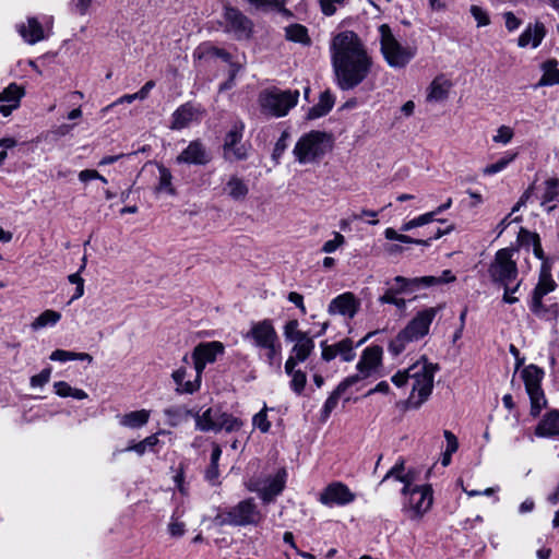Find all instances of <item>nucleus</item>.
<instances>
[{
	"label": "nucleus",
	"instance_id": "3",
	"mask_svg": "<svg viewBox=\"0 0 559 559\" xmlns=\"http://www.w3.org/2000/svg\"><path fill=\"white\" fill-rule=\"evenodd\" d=\"M193 419L195 429L202 432L213 431L217 433L224 430L229 433L240 430L243 426L240 418L223 411L221 406L209 407L201 414L197 412Z\"/></svg>",
	"mask_w": 559,
	"mask_h": 559
},
{
	"label": "nucleus",
	"instance_id": "21",
	"mask_svg": "<svg viewBox=\"0 0 559 559\" xmlns=\"http://www.w3.org/2000/svg\"><path fill=\"white\" fill-rule=\"evenodd\" d=\"M359 309V301L353 293H344L333 298L328 307L330 314H341L354 318Z\"/></svg>",
	"mask_w": 559,
	"mask_h": 559
},
{
	"label": "nucleus",
	"instance_id": "62",
	"mask_svg": "<svg viewBox=\"0 0 559 559\" xmlns=\"http://www.w3.org/2000/svg\"><path fill=\"white\" fill-rule=\"evenodd\" d=\"M51 376V368H45L39 373L33 376L31 378V385L32 386H44L46 383L49 382Z\"/></svg>",
	"mask_w": 559,
	"mask_h": 559
},
{
	"label": "nucleus",
	"instance_id": "52",
	"mask_svg": "<svg viewBox=\"0 0 559 559\" xmlns=\"http://www.w3.org/2000/svg\"><path fill=\"white\" fill-rule=\"evenodd\" d=\"M265 350V358L270 366H276L277 368L281 367V353H282V345L280 341L269 345L267 347L263 348Z\"/></svg>",
	"mask_w": 559,
	"mask_h": 559
},
{
	"label": "nucleus",
	"instance_id": "37",
	"mask_svg": "<svg viewBox=\"0 0 559 559\" xmlns=\"http://www.w3.org/2000/svg\"><path fill=\"white\" fill-rule=\"evenodd\" d=\"M225 191L235 201H242L249 193V188L243 179L231 176L226 182Z\"/></svg>",
	"mask_w": 559,
	"mask_h": 559
},
{
	"label": "nucleus",
	"instance_id": "5",
	"mask_svg": "<svg viewBox=\"0 0 559 559\" xmlns=\"http://www.w3.org/2000/svg\"><path fill=\"white\" fill-rule=\"evenodd\" d=\"M331 147V136L325 132L313 130L298 140L293 154L299 164H308L323 157Z\"/></svg>",
	"mask_w": 559,
	"mask_h": 559
},
{
	"label": "nucleus",
	"instance_id": "51",
	"mask_svg": "<svg viewBox=\"0 0 559 559\" xmlns=\"http://www.w3.org/2000/svg\"><path fill=\"white\" fill-rule=\"evenodd\" d=\"M545 192L543 194V204L555 201L559 197V179L549 178L545 181Z\"/></svg>",
	"mask_w": 559,
	"mask_h": 559
},
{
	"label": "nucleus",
	"instance_id": "48",
	"mask_svg": "<svg viewBox=\"0 0 559 559\" xmlns=\"http://www.w3.org/2000/svg\"><path fill=\"white\" fill-rule=\"evenodd\" d=\"M159 442L158 438L156 435H151L148 437H146L144 440L138 442V443H133V444H130L128 445L124 451L126 452H135L136 454L139 455H143L147 449L150 450H153V448ZM120 452H123V450H121Z\"/></svg>",
	"mask_w": 559,
	"mask_h": 559
},
{
	"label": "nucleus",
	"instance_id": "56",
	"mask_svg": "<svg viewBox=\"0 0 559 559\" xmlns=\"http://www.w3.org/2000/svg\"><path fill=\"white\" fill-rule=\"evenodd\" d=\"M322 13L325 16H332L340 7H344L346 0H319Z\"/></svg>",
	"mask_w": 559,
	"mask_h": 559
},
{
	"label": "nucleus",
	"instance_id": "12",
	"mask_svg": "<svg viewBox=\"0 0 559 559\" xmlns=\"http://www.w3.org/2000/svg\"><path fill=\"white\" fill-rule=\"evenodd\" d=\"M557 287L556 282L551 275V261L545 260L542 262L538 283L533 290L531 310L536 316H542L544 312L543 297L554 292Z\"/></svg>",
	"mask_w": 559,
	"mask_h": 559
},
{
	"label": "nucleus",
	"instance_id": "19",
	"mask_svg": "<svg viewBox=\"0 0 559 559\" xmlns=\"http://www.w3.org/2000/svg\"><path fill=\"white\" fill-rule=\"evenodd\" d=\"M418 477V472L414 468H409L405 471V461L400 457L399 461L386 472L384 477L381 479L380 484H383L390 478H393L403 484V488L401 493L408 492L412 488H414L415 483Z\"/></svg>",
	"mask_w": 559,
	"mask_h": 559
},
{
	"label": "nucleus",
	"instance_id": "18",
	"mask_svg": "<svg viewBox=\"0 0 559 559\" xmlns=\"http://www.w3.org/2000/svg\"><path fill=\"white\" fill-rule=\"evenodd\" d=\"M443 308L444 305L441 304L436 307H429L418 311L406 324L405 329L423 340L429 334L432 321Z\"/></svg>",
	"mask_w": 559,
	"mask_h": 559
},
{
	"label": "nucleus",
	"instance_id": "63",
	"mask_svg": "<svg viewBox=\"0 0 559 559\" xmlns=\"http://www.w3.org/2000/svg\"><path fill=\"white\" fill-rule=\"evenodd\" d=\"M213 523L215 526H219V527L225 526V525L234 526V522H233V518H231L229 508L224 511H219L214 516Z\"/></svg>",
	"mask_w": 559,
	"mask_h": 559
},
{
	"label": "nucleus",
	"instance_id": "4",
	"mask_svg": "<svg viewBox=\"0 0 559 559\" xmlns=\"http://www.w3.org/2000/svg\"><path fill=\"white\" fill-rule=\"evenodd\" d=\"M298 98V90H282L272 86L259 94L258 102L263 114L280 118L286 116L297 105Z\"/></svg>",
	"mask_w": 559,
	"mask_h": 559
},
{
	"label": "nucleus",
	"instance_id": "49",
	"mask_svg": "<svg viewBox=\"0 0 559 559\" xmlns=\"http://www.w3.org/2000/svg\"><path fill=\"white\" fill-rule=\"evenodd\" d=\"M299 322L296 319L289 320L284 325V337L287 342L299 341L300 338L309 335L298 329Z\"/></svg>",
	"mask_w": 559,
	"mask_h": 559
},
{
	"label": "nucleus",
	"instance_id": "43",
	"mask_svg": "<svg viewBox=\"0 0 559 559\" xmlns=\"http://www.w3.org/2000/svg\"><path fill=\"white\" fill-rule=\"evenodd\" d=\"M453 229V225H449L447 228H437L436 231L428 236L427 239H415L407 235L401 234L400 235V242L403 243H415V245H421V246H429L432 240H437L441 238L443 235L449 234Z\"/></svg>",
	"mask_w": 559,
	"mask_h": 559
},
{
	"label": "nucleus",
	"instance_id": "33",
	"mask_svg": "<svg viewBox=\"0 0 559 559\" xmlns=\"http://www.w3.org/2000/svg\"><path fill=\"white\" fill-rule=\"evenodd\" d=\"M187 369L179 368L171 374L174 382L176 383V392L178 394H193L199 391V382L194 380H187Z\"/></svg>",
	"mask_w": 559,
	"mask_h": 559
},
{
	"label": "nucleus",
	"instance_id": "7",
	"mask_svg": "<svg viewBox=\"0 0 559 559\" xmlns=\"http://www.w3.org/2000/svg\"><path fill=\"white\" fill-rule=\"evenodd\" d=\"M402 496V512L411 520L421 519L430 510L433 502V490L429 484L414 486Z\"/></svg>",
	"mask_w": 559,
	"mask_h": 559
},
{
	"label": "nucleus",
	"instance_id": "64",
	"mask_svg": "<svg viewBox=\"0 0 559 559\" xmlns=\"http://www.w3.org/2000/svg\"><path fill=\"white\" fill-rule=\"evenodd\" d=\"M443 436L447 440V454L452 455L459 448L457 438L450 430H444Z\"/></svg>",
	"mask_w": 559,
	"mask_h": 559
},
{
	"label": "nucleus",
	"instance_id": "38",
	"mask_svg": "<svg viewBox=\"0 0 559 559\" xmlns=\"http://www.w3.org/2000/svg\"><path fill=\"white\" fill-rule=\"evenodd\" d=\"M285 38L289 41L298 43L304 46L311 45V38L308 28L301 24L295 23L285 27Z\"/></svg>",
	"mask_w": 559,
	"mask_h": 559
},
{
	"label": "nucleus",
	"instance_id": "44",
	"mask_svg": "<svg viewBox=\"0 0 559 559\" xmlns=\"http://www.w3.org/2000/svg\"><path fill=\"white\" fill-rule=\"evenodd\" d=\"M221 455H222V449H221L219 444L213 443V449H212V454H211V463L205 471V478L209 481L213 483L219 476L218 461L221 459Z\"/></svg>",
	"mask_w": 559,
	"mask_h": 559
},
{
	"label": "nucleus",
	"instance_id": "31",
	"mask_svg": "<svg viewBox=\"0 0 559 559\" xmlns=\"http://www.w3.org/2000/svg\"><path fill=\"white\" fill-rule=\"evenodd\" d=\"M197 109L190 104H183L173 114L171 128L176 130L183 129L194 119Z\"/></svg>",
	"mask_w": 559,
	"mask_h": 559
},
{
	"label": "nucleus",
	"instance_id": "50",
	"mask_svg": "<svg viewBox=\"0 0 559 559\" xmlns=\"http://www.w3.org/2000/svg\"><path fill=\"white\" fill-rule=\"evenodd\" d=\"M158 171H159V182H158V187L156 188L157 191H166L167 193L169 194H175V189L171 185V179H173V176H171V173L168 168H166L165 166L160 165L158 166Z\"/></svg>",
	"mask_w": 559,
	"mask_h": 559
},
{
	"label": "nucleus",
	"instance_id": "6",
	"mask_svg": "<svg viewBox=\"0 0 559 559\" xmlns=\"http://www.w3.org/2000/svg\"><path fill=\"white\" fill-rule=\"evenodd\" d=\"M381 52L392 68H404L414 57V52L403 47L394 37L388 24L379 26Z\"/></svg>",
	"mask_w": 559,
	"mask_h": 559
},
{
	"label": "nucleus",
	"instance_id": "17",
	"mask_svg": "<svg viewBox=\"0 0 559 559\" xmlns=\"http://www.w3.org/2000/svg\"><path fill=\"white\" fill-rule=\"evenodd\" d=\"M382 358V348L378 345L369 346L364 349L362 355L356 366L357 373L348 378H355V384L368 377L380 365Z\"/></svg>",
	"mask_w": 559,
	"mask_h": 559
},
{
	"label": "nucleus",
	"instance_id": "57",
	"mask_svg": "<svg viewBox=\"0 0 559 559\" xmlns=\"http://www.w3.org/2000/svg\"><path fill=\"white\" fill-rule=\"evenodd\" d=\"M252 424L255 428H258L261 432L265 433L271 428V423L267 419L266 408L261 409L252 418Z\"/></svg>",
	"mask_w": 559,
	"mask_h": 559
},
{
	"label": "nucleus",
	"instance_id": "14",
	"mask_svg": "<svg viewBox=\"0 0 559 559\" xmlns=\"http://www.w3.org/2000/svg\"><path fill=\"white\" fill-rule=\"evenodd\" d=\"M234 526H249L259 525L264 515L259 510L252 498L245 499L238 502L236 506L229 508Z\"/></svg>",
	"mask_w": 559,
	"mask_h": 559
},
{
	"label": "nucleus",
	"instance_id": "34",
	"mask_svg": "<svg viewBox=\"0 0 559 559\" xmlns=\"http://www.w3.org/2000/svg\"><path fill=\"white\" fill-rule=\"evenodd\" d=\"M542 70L544 73L534 86L535 88L559 84V69L556 60L550 59L545 61L542 64Z\"/></svg>",
	"mask_w": 559,
	"mask_h": 559
},
{
	"label": "nucleus",
	"instance_id": "53",
	"mask_svg": "<svg viewBox=\"0 0 559 559\" xmlns=\"http://www.w3.org/2000/svg\"><path fill=\"white\" fill-rule=\"evenodd\" d=\"M396 295H399V293L395 288L390 287L382 296L379 297V302L394 305L399 309H404L406 300L403 298H396Z\"/></svg>",
	"mask_w": 559,
	"mask_h": 559
},
{
	"label": "nucleus",
	"instance_id": "1",
	"mask_svg": "<svg viewBox=\"0 0 559 559\" xmlns=\"http://www.w3.org/2000/svg\"><path fill=\"white\" fill-rule=\"evenodd\" d=\"M330 53L335 83L342 91L356 88L371 72L372 58L353 31H343L333 36Z\"/></svg>",
	"mask_w": 559,
	"mask_h": 559
},
{
	"label": "nucleus",
	"instance_id": "60",
	"mask_svg": "<svg viewBox=\"0 0 559 559\" xmlns=\"http://www.w3.org/2000/svg\"><path fill=\"white\" fill-rule=\"evenodd\" d=\"M471 14L477 22L478 27L487 26L490 24V19L488 13L478 5H472L471 7Z\"/></svg>",
	"mask_w": 559,
	"mask_h": 559
},
{
	"label": "nucleus",
	"instance_id": "35",
	"mask_svg": "<svg viewBox=\"0 0 559 559\" xmlns=\"http://www.w3.org/2000/svg\"><path fill=\"white\" fill-rule=\"evenodd\" d=\"M451 84L442 76H437L430 84L427 93V102H442L448 98Z\"/></svg>",
	"mask_w": 559,
	"mask_h": 559
},
{
	"label": "nucleus",
	"instance_id": "41",
	"mask_svg": "<svg viewBox=\"0 0 559 559\" xmlns=\"http://www.w3.org/2000/svg\"><path fill=\"white\" fill-rule=\"evenodd\" d=\"M55 392L60 397H73L75 400H84L87 399V393L82 389L72 388L66 381H58L53 384Z\"/></svg>",
	"mask_w": 559,
	"mask_h": 559
},
{
	"label": "nucleus",
	"instance_id": "23",
	"mask_svg": "<svg viewBox=\"0 0 559 559\" xmlns=\"http://www.w3.org/2000/svg\"><path fill=\"white\" fill-rule=\"evenodd\" d=\"M24 96V88L16 83L9 84L0 93V103H8L7 105H0V114L4 117L11 115V112L20 106V100Z\"/></svg>",
	"mask_w": 559,
	"mask_h": 559
},
{
	"label": "nucleus",
	"instance_id": "39",
	"mask_svg": "<svg viewBox=\"0 0 559 559\" xmlns=\"http://www.w3.org/2000/svg\"><path fill=\"white\" fill-rule=\"evenodd\" d=\"M294 343L295 345L292 348V355L299 361H305L314 349V341L310 335H307L299 341H295Z\"/></svg>",
	"mask_w": 559,
	"mask_h": 559
},
{
	"label": "nucleus",
	"instance_id": "61",
	"mask_svg": "<svg viewBox=\"0 0 559 559\" xmlns=\"http://www.w3.org/2000/svg\"><path fill=\"white\" fill-rule=\"evenodd\" d=\"M345 242V238L342 234L335 231L334 233V238L331 239V240H328L323 247H322V251L325 252V253H332L334 252L338 247H341L342 245H344Z\"/></svg>",
	"mask_w": 559,
	"mask_h": 559
},
{
	"label": "nucleus",
	"instance_id": "16",
	"mask_svg": "<svg viewBox=\"0 0 559 559\" xmlns=\"http://www.w3.org/2000/svg\"><path fill=\"white\" fill-rule=\"evenodd\" d=\"M243 337L245 340L252 341V344L260 349L280 341L273 322L270 319L252 322L250 330Z\"/></svg>",
	"mask_w": 559,
	"mask_h": 559
},
{
	"label": "nucleus",
	"instance_id": "46",
	"mask_svg": "<svg viewBox=\"0 0 559 559\" xmlns=\"http://www.w3.org/2000/svg\"><path fill=\"white\" fill-rule=\"evenodd\" d=\"M336 356L338 355L343 361L354 360L356 354L354 352V343L350 338L346 337L334 344Z\"/></svg>",
	"mask_w": 559,
	"mask_h": 559
},
{
	"label": "nucleus",
	"instance_id": "10",
	"mask_svg": "<svg viewBox=\"0 0 559 559\" xmlns=\"http://www.w3.org/2000/svg\"><path fill=\"white\" fill-rule=\"evenodd\" d=\"M245 124L242 121H235L225 134L223 144V157L228 162L246 160L248 147L243 144Z\"/></svg>",
	"mask_w": 559,
	"mask_h": 559
},
{
	"label": "nucleus",
	"instance_id": "42",
	"mask_svg": "<svg viewBox=\"0 0 559 559\" xmlns=\"http://www.w3.org/2000/svg\"><path fill=\"white\" fill-rule=\"evenodd\" d=\"M164 413H165L166 417L168 418L169 424L171 426H177L182 420H185L189 417L193 418V415H195L197 412H193L192 409H188L182 406H173V407L166 408L164 411Z\"/></svg>",
	"mask_w": 559,
	"mask_h": 559
},
{
	"label": "nucleus",
	"instance_id": "54",
	"mask_svg": "<svg viewBox=\"0 0 559 559\" xmlns=\"http://www.w3.org/2000/svg\"><path fill=\"white\" fill-rule=\"evenodd\" d=\"M289 139V132L287 130H284L280 136V139L276 141L275 146L273 148L272 153V159L278 164L282 155L287 148V141Z\"/></svg>",
	"mask_w": 559,
	"mask_h": 559
},
{
	"label": "nucleus",
	"instance_id": "22",
	"mask_svg": "<svg viewBox=\"0 0 559 559\" xmlns=\"http://www.w3.org/2000/svg\"><path fill=\"white\" fill-rule=\"evenodd\" d=\"M176 160L178 164L205 165L211 160V157L203 143L195 140L189 143Z\"/></svg>",
	"mask_w": 559,
	"mask_h": 559
},
{
	"label": "nucleus",
	"instance_id": "20",
	"mask_svg": "<svg viewBox=\"0 0 559 559\" xmlns=\"http://www.w3.org/2000/svg\"><path fill=\"white\" fill-rule=\"evenodd\" d=\"M355 500V493L344 485L336 481L330 484L320 496V501L325 506H346Z\"/></svg>",
	"mask_w": 559,
	"mask_h": 559
},
{
	"label": "nucleus",
	"instance_id": "58",
	"mask_svg": "<svg viewBox=\"0 0 559 559\" xmlns=\"http://www.w3.org/2000/svg\"><path fill=\"white\" fill-rule=\"evenodd\" d=\"M514 132L513 130L508 126H501L497 130V134L492 136V141L495 143H501L503 145L511 142L513 139Z\"/></svg>",
	"mask_w": 559,
	"mask_h": 559
},
{
	"label": "nucleus",
	"instance_id": "59",
	"mask_svg": "<svg viewBox=\"0 0 559 559\" xmlns=\"http://www.w3.org/2000/svg\"><path fill=\"white\" fill-rule=\"evenodd\" d=\"M81 271H78L76 273H73V274H70L68 276V280L71 284H75L76 287H75V293L74 295L71 297V300L70 301H73L75 299H79L80 297L83 296L84 294V280L81 277Z\"/></svg>",
	"mask_w": 559,
	"mask_h": 559
},
{
	"label": "nucleus",
	"instance_id": "2",
	"mask_svg": "<svg viewBox=\"0 0 559 559\" xmlns=\"http://www.w3.org/2000/svg\"><path fill=\"white\" fill-rule=\"evenodd\" d=\"M437 364L429 362L425 357L403 371H397L391 381L399 388L412 380V392L406 401V407L418 409L431 395Z\"/></svg>",
	"mask_w": 559,
	"mask_h": 559
},
{
	"label": "nucleus",
	"instance_id": "25",
	"mask_svg": "<svg viewBox=\"0 0 559 559\" xmlns=\"http://www.w3.org/2000/svg\"><path fill=\"white\" fill-rule=\"evenodd\" d=\"M225 347L218 341L203 342L198 344L193 349V356L199 357L206 364H213L218 355H223Z\"/></svg>",
	"mask_w": 559,
	"mask_h": 559
},
{
	"label": "nucleus",
	"instance_id": "28",
	"mask_svg": "<svg viewBox=\"0 0 559 559\" xmlns=\"http://www.w3.org/2000/svg\"><path fill=\"white\" fill-rule=\"evenodd\" d=\"M421 338L415 335L412 332H408L407 329L401 330L397 335L390 342L389 352L393 356H399L404 350H406L411 344L420 341Z\"/></svg>",
	"mask_w": 559,
	"mask_h": 559
},
{
	"label": "nucleus",
	"instance_id": "8",
	"mask_svg": "<svg viewBox=\"0 0 559 559\" xmlns=\"http://www.w3.org/2000/svg\"><path fill=\"white\" fill-rule=\"evenodd\" d=\"M544 376V370L534 364L524 367L521 371V378L531 400V415L533 417H537L547 404L542 389Z\"/></svg>",
	"mask_w": 559,
	"mask_h": 559
},
{
	"label": "nucleus",
	"instance_id": "15",
	"mask_svg": "<svg viewBox=\"0 0 559 559\" xmlns=\"http://www.w3.org/2000/svg\"><path fill=\"white\" fill-rule=\"evenodd\" d=\"M287 472L282 468L274 476H270L262 481H257L250 490L258 492L261 500L269 504L282 493L285 488Z\"/></svg>",
	"mask_w": 559,
	"mask_h": 559
},
{
	"label": "nucleus",
	"instance_id": "30",
	"mask_svg": "<svg viewBox=\"0 0 559 559\" xmlns=\"http://www.w3.org/2000/svg\"><path fill=\"white\" fill-rule=\"evenodd\" d=\"M250 5L260 11H277L286 19L294 16L293 12L286 8V0H245Z\"/></svg>",
	"mask_w": 559,
	"mask_h": 559
},
{
	"label": "nucleus",
	"instance_id": "36",
	"mask_svg": "<svg viewBox=\"0 0 559 559\" xmlns=\"http://www.w3.org/2000/svg\"><path fill=\"white\" fill-rule=\"evenodd\" d=\"M150 412L146 409L133 411L119 417V424L128 428H141L147 424Z\"/></svg>",
	"mask_w": 559,
	"mask_h": 559
},
{
	"label": "nucleus",
	"instance_id": "47",
	"mask_svg": "<svg viewBox=\"0 0 559 559\" xmlns=\"http://www.w3.org/2000/svg\"><path fill=\"white\" fill-rule=\"evenodd\" d=\"M61 319V314L55 310H45L32 323L35 330L45 328L47 325H55Z\"/></svg>",
	"mask_w": 559,
	"mask_h": 559
},
{
	"label": "nucleus",
	"instance_id": "11",
	"mask_svg": "<svg viewBox=\"0 0 559 559\" xmlns=\"http://www.w3.org/2000/svg\"><path fill=\"white\" fill-rule=\"evenodd\" d=\"M455 281V276L452 274L450 270H444L441 276H421L407 278L401 275H397L393 278L394 284L396 285L395 290L399 294L404 293H414L421 288H428L436 285H441L445 283H451Z\"/></svg>",
	"mask_w": 559,
	"mask_h": 559
},
{
	"label": "nucleus",
	"instance_id": "13",
	"mask_svg": "<svg viewBox=\"0 0 559 559\" xmlns=\"http://www.w3.org/2000/svg\"><path fill=\"white\" fill-rule=\"evenodd\" d=\"M224 19L226 32L233 33L236 39H247L251 36L253 23L239 9L225 5Z\"/></svg>",
	"mask_w": 559,
	"mask_h": 559
},
{
	"label": "nucleus",
	"instance_id": "32",
	"mask_svg": "<svg viewBox=\"0 0 559 559\" xmlns=\"http://www.w3.org/2000/svg\"><path fill=\"white\" fill-rule=\"evenodd\" d=\"M335 103V97L331 91L326 90L320 94L318 104L310 108L308 112L309 119H317L328 115Z\"/></svg>",
	"mask_w": 559,
	"mask_h": 559
},
{
	"label": "nucleus",
	"instance_id": "27",
	"mask_svg": "<svg viewBox=\"0 0 559 559\" xmlns=\"http://www.w3.org/2000/svg\"><path fill=\"white\" fill-rule=\"evenodd\" d=\"M17 32L28 44H36L44 39V29L41 24L35 19L29 17L27 24H19Z\"/></svg>",
	"mask_w": 559,
	"mask_h": 559
},
{
	"label": "nucleus",
	"instance_id": "26",
	"mask_svg": "<svg viewBox=\"0 0 559 559\" xmlns=\"http://www.w3.org/2000/svg\"><path fill=\"white\" fill-rule=\"evenodd\" d=\"M355 384V378H345L343 381L338 383L335 390L330 394L326 399L322 409L321 417L323 420L328 419L331 413L335 409L338 404V400L341 395L352 385Z\"/></svg>",
	"mask_w": 559,
	"mask_h": 559
},
{
	"label": "nucleus",
	"instance_id": "29",
	"mask_svg": "<svg viewBox=\"0 0 559 559\" xmlns=\"http://www.w3.org/2000/svg\"><path fill=\"white\" fill-rule=\"evenodd\" d=\"M535 435L538 437H554L559 435V412L548 413L537 425Z\"/></svg>",
	"mask_w": 559,
	"mask_h": 559
},
{
	"label": "nucleus",
	"instance_id": "55",
	"mask_svg": "<svg viewBox=\"0 0 559 559\" xmlns=\"http://www.w3.org/2000/svg\"><path fill=\"white\" fill-rule=\"evenodd\" d=\"M292 380L289 383L290 389L298 395H300L307 383V376L304 371L297 370L294 374L290 376Z\"/></svg>",
	"mask_w": 559,
	"mask_h": 559
},
{
	"label": "nucleus",
	"instance_id": "40",
	"mask_svg": "<svg viewBox=\"0 0 559 559\" xmlns=\"http://www.w3.org/2000/svg\"><path fill=\"white\" fill-rule=\"evenodd\" d=\"M518 156V152L508 151L496 163L487 165L483 169L485 176L496 175L506 169Z\"/></svg>",
	"mask_w": 559,
	"mask_h": 559
},
{
	"label": "nucleus",
	"instance_id": "45",
	"mask_svg": "<svg viewBox=\"0 0 559 559\" xmlns=\"http://www.w3.org/2000/svg\"><path fill=\"white\" fill-rule=\"evenodd\" d=\"M520 235L522 236L523 241H527L528 243H532L533 252H534L536 258H538L543 262L545 260H549L544 254V251H543V248H542V242H540V237H539L538 234L531 233V231L522 228L521 231H520Z\"/></svg>",
	"mask_w": 559,
	"mask_h": 559
},
{
	"label": "nucleus",
	"instance_id": "9",
	"mask_svg": "<svg viewBox=\"0 0 559 559\" xmlns=\"http://www.w3.org/2000/svg\"><path fill=\"white\" fill-rule=\"evenodd\" d=\"M512 255L513 250L510 248H503L496 252L495 259L488 267V274L492 283L507 286L516 281L519 270Z\"/></svg>",
	"mask_w": 559,
	"mask_h": 559
},
{
	"label": "nucleus",
	"instance_id": "24",
	"mask_svg": "<svg viewBox=\"0 0 559 559\" xmlns=\"http://www.w3.org/2000/svg\"><path fill=\"white\" fill-rule=\"evenodd\" d=\"M545 35L546 28L542 22H536L533 25L530 24L519 36L518 45L519 47L524 48L531 44L533 48H536L540 45Z\"/></svg>",
	"mask_w": 559,
	"mask_h": 559
}]
</instances>
